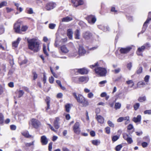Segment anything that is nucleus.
Segmentation results:
<instances>
[{"instance_id": "obj_19", "label": "nucleus", "mask_w": 151, "mask_h": 151, "mask_svg": "<svg viewBox=\"0 0 151 151\" xmlns=\"http://www.w3.org/2000/svg\"><path fill=\"white\" fill-rule=\"evenodd\" d=\"M73 20V18L71 16H67L62 19V22H68Z\"/></svg>"}, {"instance_id": "obj_27", "label": "nucleus", "mask_w": 151, "mask_h": 151, "mask_svg": "<svg viewBox=\"0 0 151 151\" xmlns=\"http://www.w3.org/2000/svg\"><path fill=\"white\" fill-rule=\"evenodd\" d=\"M16 93L18 95V98H20L23 96L24 92L22 90H19L17 91Z\"/></svg>"}, {"instance_id": "obj_30", "label": "nucleus", "mask_w": 151, "mask_h": 151, "mask_svg": "<svg viewBox=\"0 0 151 151\" xmlns=\"http://www.w3.org/2000/svg\"><path fill=\"white\" fill-rule=\"evenodd\" d=\"M127 83L129 85V86L131 88L134 85V83L132 80H129L126 81Z\"/></svg>"}, {"instance_id": "obj_62", "label": "nucleus", "mask_w": 151, "mask_h": 151, "mask_svg": "<svg viewBox=\"0 0 151 151\" xmlns=\"http://www.w3.org/2000/svg\"><path fill=\"white\" fill-rule=\"evenodd\" d=\"M142 145L143 147H145L148 145V144L147 142H144L142 143Z\"/></svg>"}, {"instance_id": "obj_41", "label": "nucleus", "mask_w": 151, "mask_h": 151, "mask_svg": "<svg viewBox=\"0 0 151 151\" xmlns=\"http://www.w3.org/2000/svg\"><path fill=\"white\" fill-rule=\"evenodd\" d=\"M122 146L121 145H117L115 147V150L116 151H119L121 149Z\"/></svg>"}, {"instance_id": "obj_50", "label": "nucleus", "mask_w": 151, "mask_h": 151, "mask_svg": "<svg viewBox=\"0 0 151 151\" xmlns=\"http://www.w3.org/2000/svg\"><path fill=\"white\" fill-rule=\"evenodd\" d=\"M73 130L75 133L78 134H80L81 132V130L80 128L76 129H73Z\"/></svg>"}, {"instance_id": "obj_8", "label": "nucleus", "mask_w": 151, "mask_h": 151, "mask_svg": "<svg viewBox=\"0 0 151 151\" xmlns=\"http://www.w3.org/2000/svg\"><path fill=\"white\" fill-rule=\"evenodd\" d=\"M20 24L18 22L15 23L14 25V29L15 32L18 33H21V30L20 29Z\"/></svg>"}, {"instance_id": "obj_29", "label": "nucleus", "mask_w": 151, "mask_h": 151, "mask_svg": "<svg viewBox=\"0 0 151 151\" xmlns=\"http://www.w3.org/2000/svg\"><path fill=\"white\" fill-rule=\"evenodd\" d=\"M20 40L21 39H20L19 38H17V40L16 41L12 43L13 46L15 47H16L17 46Z\"/></svg>"}, {"instance_id": "obj_52", "label": "nucleus", "mask_w": 151, "mask_h": 151, "mask_svg": "<svg viewBox=\"0 0 151 151\" xmlns=\"http://www.w3.org/2000/svg\"><path fill=\"white\" fill-rule=\"evenodd\" d=\"M121 70V69L118 68L115 69L114 70H113L112 71L114 72L115 73H119Z\"/></svg>"}, {"instance_id": "obj_3", "label": "nucleus", "mask_w": 151, "mask_h": 151, "mask_svg": "<svg viewBox=\"0 0 151 151\" xmlns=\"http://www.w3.org/2000/svg\"><path fill=\"white\" fill-rule=\"evenodd\" d=\"M56 6V4L55 3L50 2L46 4L45 8L47 11H50L53 9Z\"/></svg>"}, {"instance_id": "obj_44", "label": "nucleus", "mask_w": 151, "mask_h": 151, "mask_svg": "<svg viewBox=\"0 0 151 151\" xmlns=\"http://www.w3.org/2000/svg\"><path fill=\"white\" fill-rule=\"evenodd\" d=\"M146 99V97L145 96H143L139 97L138 99V101L139 102H142L145 101Z\"/></svg>"}, {"instance_id": "obj_12", "label": "nucleus", "mask_w": 151, "mask_h": 151, "mask_svg": "<svg viewBox=\"0 0 151 151\" xmlns=\"http://www.w3.org/2000/svg\"><path fill=\"white\" fill-rule=\"evenodd\" d=\"M41 142L42 145H45L48 143V140L46 137L43 135L41 137Z\"/></svg>"}, {"instance_id": "obj_32", "label": "nucleus", "mask_w": 151, "mask_h": 151, "mask_svg": "<svg viewBox=\"0 0 151 151\" xmlns=\"http://www.w3.org/2000/svg\"><path fill=\"white\" fill-rule=\"evenodd\" d=\"M121 105L120 103H115L114 106L115 109L116 110L118 109H119L121 107Z\"/></svg>"}, {"instance_id": "obj_15", "label": "nucleus", "mask_w": 151, "mask_h": 151, "mask_svg": "<svg viewBox=\"0 0 151 151\" xmlns=\"http://www.w3.org/2000/svg\"><path fill=\"white\" fill-rule=\"evenodd\" d=\"M127 120V123L126 122L125 123H128L129 122V117L128 116H126L125 117H120L117 119V122H120L123 121V120Z\"/></svg>"}, {"instance_id": "obj_42", "label": "nucleus", "mask_w": 151, "mask_h": 151, "mask_svg": "<svg viewBox=\"0 0 151 151\" xmlns=\"http://www.w3.org/2000/svg\"><path fill=\"white\" fill-rule=\"evenodd\" d=\"M4 28L3 25H0V35L3 33L4 31Z\"/></svg>"}, {"instance_id": "obj_33", "label": "nucleus", "mask_w": 151, "mask_h": 151, "mask_svg": "<svg viewBox=\"0 0 151 151\" xmlns=\"http://www.w3.org/2000/svg\"><path fill=\"white\" fill-rule=\"evenodd\" d=\"M43 51L45 55H46L47 56H48L49 54L46 51V45L44 44H43Z\"/></svg>"}, {"instance_id": "obj_25", "label": "nucleus", "mask_w": 151, "mask_h": 151, "mask_svg": "<svg viewBox=\"0 0 151 151\" xmlns=\"http://www.w3.org/2000/svg\"><path fill=\"white\" fill-rule=\"evenodd\" d=\"M145 49V47L144 46H142L141 47L138 48L137 52V53L138 55H141V54L140 52H143Z\"/></svg>"}, {"instance_id": "obj_60", "label": "nucleus", "mask_w": 151, "mask_h": 151, "mask_svg": "<svg viewBox=\"0 0 151 151\" xmlns=\"http://www.w3.org/2000/svg\"><path fill=\"white\" fill-rule=\"evenodd\" d=\"M144 114H151V110H147L145 111L144 112Z\"/></svg>"}, {"instance_id": "obj_38", "label": "nucleus", "mask_w": 151, "mask_h": 151, "mask_svg": "<svg viewBox=\"0 0 151 151\" xmlns=\"http://www.w3.org/2000/svg\"><path fill=\"white\" fill-rule=\"evenodd\" d=\"M4 121V116L1 113H0V124H2Z\"/></svg>"}, {"instance_id": "obj_26", "label": "nucleus", "mask_w": 151, "mask_h": 151, "mask_svg": "<svg viewBox=\"0 0 151 151\" xmlns=\"http://www.w3.org/2000/svg\"><path fill=\"white\" fill-rule=\"evenodd\" d=\"M141 120V116L140 115H138L137 117H134L133 119V121L134 122L137 123L140 122Z\"/></svg>"}, {"instance_id": "obj_57", "label": "nucleus", "mask_w": 151, "mask_h": 151, "mask_svg": "<svg viewBox=\"0 0 151 151\" xmlns=\"http://www.w3.org/2000/svg\"><path fill=\"white\" fill-rule=\"evenodd\" d=\"M149 78L150 76H146L144 78L145 81L146 82H148V81Z\"/></svg>"}, {"instance_id": "obj_36", "label": "nucleus", "mask_w": 151, "mask_h": 151, "mask_svg": "<svg viewBox=\"0 0 151 151\" xmlns=\"http://www.w3.org/2000/svg\"><path fill=\"white\" fill-rule=\"evenodd\" d=\"M80 124L78 122H76L74 124L73 129H76L78 128H79Z\"/></svg>"}, {"instance_id": "obj_5", "label": "nucleus", "mask_w": 151, "mask_h": 151, "mask_svg": "<svg viewBox=\"0 0 151 151\" xmlns=\"http://www.w3.org/2000/svg\"><path fill=\"white\" fill-rule=\"evenodd\" d=\"M71 2L73 6L75 7L82 5L84 4L83 0H72Z\"/></svg>"}, {"instance_id": "obj_24", "label": "nucleus", "mask_w": 151, "mask_h": 151, "mask_svg": "<svg viewBox=\"0 0 151 151\" xmlns=\"http://www.w3.org/2000/svg\"><path fill=\"white\" fill-rule=\"evenodd\" d=\"M79 54L80 55H82L85 53L86 50L82 46H80L78 50Z\"/></svg>"}, {"instance_id": "obj_16", "label": "nucleus", "mask_w": 151, "mask_h": 151, "mask_svg": "<svg viewBox=\"0 0 151 151\" xmlns=\"http://www.w3.org/2000/svg\"><path fill=\"white\" fill-rule=\"evenodd\" d=\"M76 70L78 71V73L81 74H87L88 72L87 70L85 68L76 69Z\"/></svg>"}, {"instance_id": "obj_4", "label": "nucleus", "mask_w": 151, "mask_h": 151, "mask_svg": "<svg viewBox=\"0 0 151 151\" xmlns=\"http://www.w3.org/2000/svg\"><path fill=\"white\" fill-rule=\"evenodd\" d=\"M31 124L35 128H37L41 124L40 122L38 120L35 119H32L31 120Z\"/></svg>"}, {"instance_id": "obj_49", "label": "nucleus", "mask_w": 151, "mask_h": 151, "mask_svg": "<svg viewBox=\"0 0 151 151\" xmlns=\"http://www.w3.org/2000/svg\"><path fill=\"white\" fill-rule=\"evenodd\" d=\"M108 125L110 127H113L114 126V124L111 121L109 120L107 122Z\"/></svg>"}, {"instance_id": "obj_10", "label": "nucleus", "mask_w": 151, "mask_h": 151, "mask_svg": "<svg viewBox=\"0 0 151 151\" xmlns=\"http://www.w3.org/2000/svg\"><path fill=\"white\" fill-rule=\"evenodd\" d=\"M92 36L91 34L89 31H86L83 34V38L85 40H88Z\"/></svg>"}, {"instance_id": "obj_1", "label": "nucleus", "mask_w": 151, "mask_h": 151, "mask_svg": "<svg viewBox=\"0 0 151 151\" xmlns=\"http://www.w3.org/2000/svg\"><path fill=\"white\" fill-rule=\"evenodd\" d=\"M27 41L29 49L33 51L34 52H37L39 50V44L35 39H32L28 40Z\"/></svg>"}, {"instance_id": "obj_55", "label": "nucleus", "mask_w": 151, "mask_h": 151, "mask_svg": "<svg viewBox=\"0 0 151 151\" xmlns=\"http://www.w3.org/2000/svg\"><path fill=\"white\" fill-rule=\"evenodd\" d=\"M139 106V103H136L134 105V108L135 110H137L138 109Z\"/></svg>"}, {"instance_id": "obj_39", "label": "nucleus", "mask_w": 151, "mask_h": 151, "mask_svg": "<svg viewBox=\"0 0 151 151\" xmlns=\"http://www.w3.org/2000/svg\"><path fill=\"white\" fill-rule=\"evenodd\" d=\"M56 26V24H54L51 23L49 24V27L51 29H54Z\"/></svg>"}, {"instance_id": "obj_28", "label": "nucleus", "mask_w": 151, "mask_h": 151, "mask_svg": "<svg viewBox=\"0 0 151 151\" xmlns=\"http://www.w3.org/2000/svg\"><path fill=\"white\" fill-rule=\"evenodd\" d=\"M46 102L47 107L46 109V110H47L48 109H50V98L49 97H47L46 98Z\"/></svg>"}, {"instance_id": "obj_23", "label": "nucleus", "mask_w": 151, "mask_h": 151, "mask_svg": "<svg viewBox=\"0 0 151 151\" xmlns=\"http://www.w3.org/2000/svg\"><path fill=\"white\" fill-rule=\"evenodd\" d=\"M67 34L69 39H71L73 38V32L72 29H69L67 31Z\"/></svg>"}, {"instance_id": "obj_47", "label": "nucleus", "mask_w": 151, "mask_h": 151, "mask_svg": "<svg viewBox=\"0 0 151 151\" xmlns=\"http://www.w3.org/2000/svg\"><path fill=\"white\" fill-rule=\"evenodd\" d=\"M71 56L74 57L78 55V53L76 50H75L73 52H72L71 53Z\"/></svg>"}, {"instance_id": "obj_40", "label": "nucleus", "mask_w": 151, "mask_h": 151, "mask_svg": "<svg viewBox=\"0 0 151 151\" xmlns=\"http://www.w3.org/2000/svg\"><path fill=\"white\" fill-rule=\"evenodd\" d=\"M119 136L117 135L113 136L112 137V140L113 142H115L116 141L117 139H119Z\"/></svg>"}, {"instance_id": "obj_6", "label": "nucleus", "mask_w": 151, "mask_h": 151, "mask_svg": "<svg viewBox=\"0 0 151 151\" xmlns=\"http://www.w3.org/2000/svg\"><path fill=\"white\" fill-rule=\"evenodd\" d=\"M132 49V47L130 46L127 47L125 48L121 47L120 48L119 51L122 54H126L129 52Z\"/></svg>"}, {"instance_id": "obj_64", "label": "nucleus", "mask_w": 151, "mask_h": 151, "mask_svg": "<svg viewBox=\"0 0 151 151\" xmlns=\"http://www.w3.org/2000/svg\"><path fill=\"white\" fill-rule=\"evenodd\" d=\"M18 118L20 120H21L22 119H23L24 118V117L23 115L21 114L20 115H19Z\"/></svg>"}, {"instance_id": "obj_56", "label": "nucleus", "mask_w": 151, "mask_h": 151, "mask_svg": "<svg viewBox=\"0 0 151 151\" xmlns=\"http://www.w3.org/2000/svg\"><path fill=\"white\" fill-rule=\"evenodd\" d=\"M132 66V63H129L127 65V67L129 70H131Z\"/></svg>"}, {"instance_id": "obj_61", "label": "nucleus", "mask_w": 151, "mask_h": 151, "mask_svg": "<svg viewBox=\"0 0 151 151\" xmlns=\"http://www.w3.org/2000/svg\"><path fill=\"white\" fill-rule=\"evenodd\" d=\"M52 142H50L49 144L48 149L49 151H51L52 148Z\"/></svg>"}, {"instance_id": "obj_37", "label": "nucleus", "mask_w": 151, "mask_h": 151, "mask_svg": "<svg viewBox=\"0 0 151 151\" xmlns=\"http://www.w3.org/2000/svg\"><path fill=\"white\" fill-rule=\"evenodd\" d=\"M7 4V2L6 1H4L1 2L0 4V8H1L4 6H6Z\"/></svg>"}, {"instance_id": "obj_17", "label": "nucleus", "mask_w": 151, "mask_h": 151, "mask_svg": "<svg viewBox=\"0 0 151 151\" xmlns=\"http://www.w3.org/2000/svg\"><path fill=\"white\" fill-rule=\"evenodd\" d=\"M60 119L58 118L57 117L55 118L54 122V126L56 129H58L59 127V122Z\"/></svg>"}, {"instance_id": "obj_58", "label": "nucleus", "mask_w": 151, "mask_h": 151, "mask_svg": "<svg viewBox=\"0 0 151 151\" xmlns=\"http://www.w3.org/2000/svg\"><path fill=\"white\" fill-rule=\"evenodd\" d=\"M54 81V78L52 76H51L49 78V81L50 83H52Z\"/></svg>"}, {"instance_id": "obj_53", "label": "nucleus", "mask_w": 151, "mask_h": 151, "mask_svg": "<svg viewBox=\"0 0 151 151\" xmlns=\"http://www.w3.org/2000/svg\"><path fill=\"white\" fill-rule=\"evenodd\" d=\"M142 70V67H140L138 69L137 71V73L138 74H140L141 73Z\"/></svg>"}, {"instance_id": "obj_31", "label": "nucleus", "mask_w": 151, "mask_h": 151, "mask_svg": "<svg viewBox=\"0 0 151 151\" xmlns=\"http://www.w3.org/2000/svg\"><path fill=\"white\" fill-rule=\"evenodd\" d=\"M92 143L94 145H97L100 144V141L99 140H93L92 141Z\"/></svg>"}, {"instance_id": "obj_54", "label": "nucleus", "mask_w": 151, "mask_h": 151, "mask_svg": "<svg viewBox=\"0 0 151 151\" xmlns=\"http://www.w3.org/2000/svg\"><path fill=\"white\" fill-rule=\"evenodd\" d=\"M106 132L108 134H109L110 132V129L109 127H107L105 128Z\"/></svg>"}, {"instance_id": "obj_45", "label": "nucleus", "mask_w": 151, "mask_h": 151, "mask_svg": "<svg viewBox=\"0 0 151 151\" xmlns=\"http://www.w3.org/2000/svg\"><path fill=\"white\" fill-rule=\"evenodd\" d=\"M70 105L69 104H68L65 105V110L67 112H69L70 111Z\"/></svg>"}, {"instance_id": "obj_13", "label": "nucleus", "mask_w": 151, "mask_h": 151, "mask_svg": "<svg viewBox=\"0 0 151 151\" xmlns=\"http://www.w3.org/2000/svg\"><path fill=\"white\" fill-rule=\"evenodd\" d=\"M60 50L61 52L64 53L66 54L69 52V50L65 45H63L60 47Z\"/></svg>"}, {"instance_id": "obj_9", "label": "nucleus", "mask_w": 151, "mask_h": 151, "mask_svg": "<svg viewBox=\"0 0 151 151\" xmlns=\"http://www.w3.org/2000/svg\"><path fill=\"white\" fill-rule=\"evenodd\" d=\"M150 20H151V12L149 13L148 17L143 24L142 29L144 30V31L146 29L147 27V24L148 23Z\"/></svg>"}, {"instance_id": "obj_48", "label": "nucleus", "mask_w": 151, "mask_h": 151, "mask_svg": "<svg viewBox=\"0 0 151 151\" xmlns=\"http://www.w3.org/2000/svg\"><path fill=\"white\" fill-rule=\"evenodd\" d=\"M35 140L33 141L31 143H27L25 144V145L27 147H30L32 145H34Z\"/></svg>"}, {"instance_id": "obj_2", "label": "nucleus", "mask_w": 151, "mask_h": 151, "mask_svg": "<svg viewBox=\"0 0 151 151\" xmlns=\"http://www.w3.org/2000/svg\"><path fill=\"white\" fill-rule=\"evenodd\" d=\"M96 73L100 76H105L106 73V70L103 68L97 67L95 70Z\"/></svg>"}, {"instance_id": "obj_35", "label": "nucleus", "mask_w": 151, "mask_h": 151, "mask_svg": "<svg viewBox=\"0 0 151 151\" xmlns=\"http://www.w3.org/2000/svg\"><path fill=\"white\" fill-rule=\"evenodd\" d=\"M22 134L25 137H31L29 134L28 132H25L22 133Z\"/></svg>"}, {"instance_id": "obj_18", "label": "nucleus", "mask_w": 151, "mask_h": 151, "mask_svg": "<svg viewBox=\"0 0 151 151\" xmlns=\"http://www.w3.org/2000/svg\"><path fill=\"white\" fill-rule=\"evenodd\" d=\"M96 119L98 122L100 124H103L104 122V119L102 116L101 115H96Z\"/></svg>"}, {"instance_id": "obj_22", "label": "nucleus", "mask_w": 151, "mask_h": 151, "mask_svg": "<svg viewBox=\"0 0 151 151\" xmlns=\"http://www.w3.org/2000/svg\"><path fill=\"white\" fill-rule=\"evenodd\" d=\"M80 103L83 106H86L89 104L87 100L85 98Z\"/></svg>"}, {"instance_id": "obj_14", "label": "nucleus", "mask_w": 151, "mask_h": 151, "mask_svg": "<svg viewBox=\"0 0 151 151\" xmlns=\"http://www.w3.org/2000/svg\"><path fill=\"white\" fill-rule=\"evenodd\" d=\"M78 81L80 82L86 83L89 80V78L87 77L81 76L78 78Z\"/></svg>"}, {"instance_id": "obj_59", "label": "nucleus", "mask_w": 151, "mask_h": 151, "mask_svg": "<svg viewBox=\"0 0 151 151\" xmlns=\"http://www.w3.org/2000/svg\"><path fill=\"white\" fill-rule=\"evenodd\" d=\"M127 141L128 143L129 144H131L133 142V140L132 139V138L130 137H129Z\"/></svg>"}, {"instance_id": "obj_43", "label": "nucleus", "mask_w": 151, "mask_h": 151, "mask_svg": "<svg viewBox=\"0 0 151 151\" xmlns=\"http://www.w3.org/2000/svg\"><path fill=\"white\" fill-rule=\"evenodd\" d=\"M28 27L27 26H23L22 27L21 29V32L22 31V32H25L28 29Z\"/></svg>"}, {"instance_id": "obj_46", "label": "nucleus", "mask_w": 151, "mask_h": 151, "mask_svg": "<svg viewBox=\"0 0 151 151\" xmlns=\"http://www.w3.org/2000/svg\"><path fill=\"white\" fill-rule=\"evenodd\" d=\"M27 62V60L24 59L21 62L20 60H19V63L20 65H22L23 64L26 63Z\"/></svg>"}, {"instance_id": "obj_63", "label": "nucleus", "mask_w": 151, "mask_h": 151, "mask_svg": "<svg viewBox=\"0 0 151 151\" xmlns=\"http://www.w3.org/2000/svg\"><path fill=\"white\" fill-rule=\"evenodd\" d=\"M93 96V94L92 92L89 93L88 94V97L90 98H92Z\"/></svg>"}, {"instance_id": "obj_34", "label": "nucleus", "mask_w": 151, "mask_h": 151, "mask_svg": "<svg viewBox=\"0 0 151 151\" xmlns=\"http://www.w3.org/2000/svg\"><path fill=\"white\" fill-rule=\"evenodd\" d=\"M27 13L29 14H32L33 11L32 8H27Z\"/></svg>"}, {"instance_id": "obj_20", "label": "nucleus", "mask_w": 151, "mask_h": 151, "mask_svg": "<svg viewBox=\"0 0 151 151\" xmlns=\"http://www.w3.org/2000/svg\"><path fill=\"white\" fill-rule=\"evenodd\" d=\"M98 27L104 31H106L109 30V27L106 26V27H104L102 25H98Z\"/></svg>"}, {"instance_id": "obj_21", "label": "nucleus", "mask_w": 151, "mask_h": 151, "mask_svg": "<svg viewBox=\"0 0 151 151\" xmlns=\"http://www.w3.org/2000/svg\"><path fill=\"white\" fill-rule=\"evenodd\" d=\"M75 38L76 39H79L80 36V32L78 29H76L74 32Z\"/></svg>"}, {"instance_id": "obj_51", "label": "nucleus", "mask_w": 151, "mask_h": 151, "mask_svg": "<svg viewBox=\"0 0 151 151\" xmlns=\"http://www.w3.org/2000/svg\"><path fill=\"white\" fill-rule=\"evenodd\" d=\"M123 138L126 140H127L128 138L129 137L128 135L126 134H123Z\"/></svg>"}, {"instance_id": "obj_11", "label": "nucleus", "mask_w": 151, "mask_h": 151, "mask_svg": "<svg viewBox=\"0 0 151 151\" xmlns=\"http://www.w3.org/2000/svg\"><path fill=\"white\" fill-rule=\"evenodd\" d=\"M88 21L90 24H94L96 21V19L93 16L90 15L88 17Z\"/></svg>"}, {"instance_id": "obj_7", "label": "nucleus", "mask_w": 151, "mask_h": 151, "mask_svg": "<svg viewBox=\"0 0 151 151\" xmlns=\"http://www.w3.org/2000/svg\"><path fill=\"white\" fill-rule=\"evenodd\" d=\"M73 95L76 99L77 102L79 103H80L84 98V97L81 94L77 95L76 93H73Z\"/></svg>"}]
</instances>
